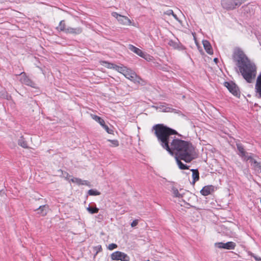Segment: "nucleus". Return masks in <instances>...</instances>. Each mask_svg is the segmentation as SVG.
Segmentation results:
<instances>
[{
  "label": "nucleus",
  "mask_w": 261,
  "mask_h": 261,
  "mask_svg": "<svg viewBox=\"0 0 261 261\" xmlns=\"http://www.w3.org/2000/svg\"><path fill=\"white\" fill-rule=\"evenodd\" d=\"M215 246L220 249L231 250L235 248L236 244L233 242H228L227 243L218 242L215 243Z\"/></svg>",
  "instance_id": "obj_7"
},
{
  "label": "nucleus",
  "mask_w": 261,
  "mask_h": 261,
  "mask_svg": "<svg viewBox=\"0 0 261 261\" xmlns=\"http://www.w3.org/2000/svg\"><path fill=\"white\" fill-rule=\"evenodd\" d=\"M70 181L73 183H75L78 185H86L88 186H90V183L87 180H82L79 178L73 177L72 178Z\"/></svg>",
  "instance_id": "obj_15"
},
{
  "label": "nucleus",
  "mask_w": 261,
  "mask_h": 261,
  "mask_svg": "<svg viewBox=\"0 0 261 261\" xmlns=\"http://www.w3.org/2000/svg\"><path fill=\"white\" fill-rule=\"evenodd\" d=\"M128 47L130 50L136 54L140 57H141L142 56H143L144 52H143L140 49L135 47V46L132 44H129Z\"/></svg>",
  "instance_id": "obj_19"
},
{
  "label": "nucleus",
  "mask_w": 261,
  "mask_h": 261,
  "mask_svg": "<svg viewBox=\"0 0 261 261\" xmlns=\"http://www.w3.org/2000/svg\"><path fill=\"white\" fill-rule=\"evenodd\" d=\"M57 29L59 31L66 32L67 27H66L64 20H61L60 22L59 25L57 27Z\"/></svg>",
  "instance_id": "obj_21"
},
{
  "label": "nucleus",
  "mask_w": 261,
  "mask_h": 261,
  "mask_svg": "<svg viewBox=\"0 0 261 261\" xmlns=\"http://www.w3.org/2000/svg\"><path fill=\"white\" fill-rule=\"evenodd\" d=\"M91 117L95 121L97 122L101 126L104 125V124H105V121L100 117L95 115H92Z\"/></svg>",
  "instance_id": "obj_23"
},
{
  "label": "nucleus",
  "mask_w": 261,
  "mask_h": 261,
  "mask_svg": "<svg viewBox=\"0 0 261 261\" xmlns=\"http://www.w3.org/2000/svg\"><path fill=\"white\" fill-rule=\"evenodd\" d=\"M20 75L21 76L20 82L22 84L31 87H36V84L26 75L25 73L21 72Z\"/></svg>",
  "instance_id": "obj_8"
},
{
  "label": "nucleus",
  "mask_w": 261,
  "mask_h": 261,
  "mask_svg": "<svg viewBox=\"0 0 261 261\" xmlns=\"http://www.w3.org/2000/svg\"><path fill=\"white\" fill-rule=\"evenodd\" d=\"M101 64L108 68L113 69H114V66L115 65V64L109 63L107 61H101Z\"/></svg>",
  "instance_id": "obj_27"
},
{
  "label": "nucleus",
  "mask_w": 261,
  "mask_h": 261,
  "mask_svg": "<svg viewBox=\"0 0 261 261\" xmlns=\"http://www.w3.org/2000/svg\"><path fill=\"white\" fill-rule=\"evenodd\" d=\"M172 16H173V17L177 20L178 21V17H177L176 15H175V14L173 13V15H172Z\"/></svg>",
  "instance_id": "obj_38"
},
{
  "label": "nucleus",
  "mask_w": 261,
  "mask_h": 261,
  "mask_svg": "<svg viewBox=\"0 0 261 261\" xmlns=\"http://www.w3.org/2000/svg\"><path fill=\"white\" fill-rule=\"evenodd\" d=\"M202 44L206 53L210 55H212L213 54V50L209 41L203 40Z\"/></svg>",
  "instance_id": "obj_17"
},
{
  "label": "nucleus",
  "mask_w": 261,
  "mask_h": 261,
  "mask_svg": "<svg viewBox=\"0 0 261 261\" xmlns=\"http://www.w3.org/2000/svg\"><path fill=\"white\" fill-rule=\"evenodd\" d=\"M176 161L178 167L180 169L185 170L188 169V166L182 163L177 157H176Z\"/></svg>",
  "instance_id": "obj_24"
},
{
  "label": "nucleus",
  "mask_w": 261,
  "mask_h": 261,
  "mask_svg": "<svg viewBox=\"0 0 261 261\" xmlns=\"http://www.w3.org/2000/svg\"><path fill=\"white\" fill-rule=\"evenodd\" d=\"M88 194L91 196H97L100 195V192L96 190L90 189L88 191Z\"/></svg>",
  "instance_id": "obj_31"
},
{
  "label": "nucleus",
  "mask_w": 261,
  "mask_h": 261,
  "mask_svg": "<svg viewBox=\"0 0 261 261\" xmlns=\"http://www.w3.org/2000/svg\"><path fill=\"white\" fill-rule=\"evenodd\" d=\"M152 130L160 145L170 154L174 152L178 158L187 163H190L197 156L195 148L188 142L176 138L173 135L177 132L163 124L153 126Z\"/></svg>",
  "instance_id": "obj_1"
},
{
  "label": "nucleus",
  "mask_w": 261,
  "mask_h": 261,
  "mask_svg": "<svg viewBox=\"0 0 261 261\" xmlns=\"http://www.w3.org/2000/svg\"><path fill=\"white\" fill-rule=\"evenodd\" d=\"M87 210L89 213L93 214L98 213L99 209L96 207H93L89 206L87 208Z\"/></svg>",
  "instance_id": "obj_29"
},
{
  "label": "nucleus",
  "mask_w": 261,
  "mask_h": 261,
  "mask_svg": "<svg viewBox=\"0 0 261 261\" xmlns=\"http://www.w3.org/2000/svg\"><path fill=\"white\" fill-rule=\"evenodd\" d=\"M111 258L113 260L121 261H129V257L125 253L120 251H115L111 254Z\"/></svg>",
  "instance_id": "obj_6"
},
{
  "label": "nucleus",
  "mask_w": 261,
  "mask_h": 261,
  "mask_svg": "<svg viewBox=\"0 0 261 261\" xmlns=\"http://www.w3.org/2000/svg\"><path fill=\"white\" fill-rule=\"evenodd\" d=\"M214 61L216 63H217L218 61V59L217 58H215L214 59Z\"/></svg>",
  "instance_id": "obj_39"
},
{
  "label": "nucleus",
  "mask_w": 261,
  "mask_h": 261,
  "mask_svg": "<svg viewBox=\"0 0 261 261\" xmlns=\"http://www.w3.org/2000/svg\"><path fill=\"white\" fill-rule=\"evenodd\" d=\"M123 75L127 79L135 83H140L141 79L138 76L136 73L130 69H127L124 71Z\"/></svg>",
  "instance_id": "obj_4"
},
{
  "label": "nucleus",
  "mask_w": 261,
  "mask_h": 261,
  "mask_svg": "<svg viewBox=\"0 0 261 261\" xmlns=\"http://www.w3.org/2000/svg\"><path fill=\"white\" fill-rule=\"evenodd\" d=\"M18 143L19 145L22 147L23 148H27L28 147L27 142L25 141L24 139L22 137H21L19 139L18 141Z\"/></svg>",
  "instance_id": "obj_25"
},
{
  "label": "nucleus",
  "mask_w": 261,
  "mask_h": 261,
  "mask_svg": "<svg viewBox=\"0 0 261 261\" xmlns=\"http://www.w3.org/2000/svg\"><path fill=\"white\" fill-rule=\"evenodd\" d=\"M112 15L116 18L121 24L125 25H130L132 24L130 20L126 16L120 15L115 12H112Z\"/></svg>",
  "instance_id": "obj_5"
},
{
  "label": "nucleus",
  "mask_w": 261,
  "mask_h": 261,
  "mask_svg": "<svg viewBox=\"0 0 261 261\" xmlns=\"http://www.w3.org/2000/svg\"><path fill=\"white\" fill-rule=\"evenodd\" d=\"M96 248H98V250H101V246H97V247H96Z\"/></svg>",
  "instance_id": "obj_40"
},
{
  "label": "nucleus",
  "mask_w": 261,
  "mask_h": 261,
  "mask_svg": "<svg viewBox=\"0 0 261 261\" xmlns=\"http://www.w3.org/2000/svg\"><path fill=\"white\" fill-rule=\"evenodd\" d=\"M83 32V29L81 27L72 28L70 27H67L66 33L71 34L77 35L81 34Z\"/></svg>",
  "instance_id": "obj_12"
},
{
  "label": "nucleus",
  "mask_w": 261,
  "mask_h": 261,
  "mask_svg": "<svg viewBox=\"0 0 261 261\" xmlns=\"http://www.w3.org/2000/svg\"><path fill=\"white\" fill-rule=\"evenodd\" d=\"M249 160L251 162V165L255 170L261 172V165L259 163L254 160L251 156Z\"/></svg>",
  "instance_id": "obj_18"
},
{
  "label": "nucleus",
  "mask_w": 261,
  "mask_h": 261,
  "mask_svg": "<svg viewBox=\"0 0 261 261\" xmlns=\"http://www.w3.org/2000/svg\"><path fill=\"white\" fill-rule=\"evenodd\" d=\"M141 57L144 58L145 60L148 62L152 61L153 59V57L145 53H143V56H142Z\"/></svg>",
  "instance_id": "obj_32"
},
{
  "label": "nucleus",
  "mask_w": 261,
  "mask_h": 261,
  "mask_svg": "<svg viewBox=\"0 0 261 261\" xmlns=\"http://www.w3.org/2000/svg\"><path fill=\"white\" fill-rule=\"evenodd\" d=\"M105 129V130L109 134H112L113 133V130L112 129H111L109 128V127H108V125H106L105 124H104V125H103L102 126Z\"/></svg>",
  "instance_id": "obj_33"
},
{
  "label": "nucleus",
  "mask_w": 261,
  "mask_h": 261,
  "mask_svg": "<svg viewBox=\"0 0 261 261\" xmlns=\"http://www.w3.org/2000/svg\"><path fill=\"white\" fill-rule=\"evenodd\" d=\"M191 171L192 172L193 182L194 184L199 180V172L197 169H192Z\"/></svg>",
  "instance_id": "obj_22"
},
{
  "label": "nucleus",
  "mask_w": 261,
  "mask_h": 261,
  "mask_svg": "<svg viewBox=\"0 0 261 261\" xmlns=\"http://www.w3.org/2000/svg\"><path fill=\"white\" fill-rule=\"evenodd\" d=\"M233 58L244 79L249 83H252L256 74L255 64L250 61L240 49L235 50Z\"/></svg>",
  "instance_id": "obj_2"
},
{
  "label": "nucleus",
  "mask_w": 261,
  "mask_h": 261,
  "mask_svg": "<svg viewBox=\"0 0 261 261\" xmlns=\"http://www.w3.org/2000/svg\"><path fill=\"white\" fill-rule=\"evenodd\" d=\"M117 247V245L116 244L112 243L109 245L108 249L110 250H112Z\"/></svg>",
  "instance_id": "obj_34"
},
{
  "label": "nucleus",
  "mask_w": 261,
  "mask_h": 261,
  "mask_svg": "<svg viewBox=\"0 0 261 261\" xmlns=\"http://www.w3.org/2000/svg\"><path fill=\"white\" fill-rule=\"evenodd\" d=\"M38 212V214L40 215L44 216H45L48 211V206L47 205H41L36 210Z\"/></svg>",
  "instance_id": "obj_16"
},
{
  "label": "nucleus",
  "mask_w": 261,
  "mask_h": 261,
  "mask_svg": "<svg viewBox=\"0 0 261 261\" xmlns=\"http://www.w3.org/2000/svg\"><path fill=\"white\" fill-rule=\"evenodd\" d=\"M127 69V67L124 66H119L115 65L114 66V69L117 71L118 72L122 73V74L124 73L125 70Z\"/></svg>",
  "instance_id": "obj_26"
},
{
  "label": "nucleus",
  "mask_w": 261,
  "mask_h": 261,
  "mask_svg": "<svg viewBox=\"0 0 261 261\" xmlns=\"http://www.w3.org/2000/svg\"><path fill=\"white\" fill-rule=\"evenodd\" d=\"M242 3V0H222L221 5L226 9H233L240 6Z\"/></svg>",
  "instance_id": "obj_3"
},
{
  "label": "nucleus",
  "mask_w": 261,
  "mask_h": 261,
  "mask_svg": "<svg viewBox=\"0 0 261 261\" xmlns=\"http://www.w3.org/2000/svg\"><path fill=\"white\" fill-rule=\"evenodd\" d=\"M215 188L213 186L209 185L204 187L201 190L200 193L202 195L207 196L211 194L214 191Z\"/></svg>",
  "instance_id": "obj_13"
},
{
  "label": "nucleus",
  "mask_w": 261,
  "mask_h": 261,
  "mask_svg": "<svg viewBox=\"0 0 261 261\" xmlns=\"http://www.w3.org/2000/svg\"><path fill=\"white\" fill-rule=\"evenodd\" d=\"M108 142H110L111 143V144L110 145V147H115L119 146V142L117 140H108Z\"/></svg>",
  "instance_id": "obj_30"
},
{
  "label": "nucleus",
  "mask_w": 261,
  "mask_h": 261,
  "mask_svg": "<svg viewBox=\"0 0 261 261\" xmlns=\"http://www.w3.org/2000/svg\"><path fill=\"white\" fill-rule=\"evenodd\" d=\"M3 192V191L2 190H0V195L1 194V193Z\"/></svg>",
  "instance_id": "obj_41"
},
{
  "label": "nucleus",
  "mask_w": 261,
  "mask_h": 261,
  "mask_svg": "<svg viewBox=\"0 0 261 261\" xmlns=\"http://www.w3.org/2000/svg\"><path fill=\"white\" fill-rule=\"evenodd\" d=\"M138 220H134V221L132 222V223H131V226H132V227H135V226H136L138 224Z\"/></svg>",
  "instance_id": "obj_37"
},
{
  "label": "nucleus",
  "mask_w": 261,
  "mask_h": 261,
  "mask_svg": "<svg viewBox=\"0 0 261 261\" xmlns=\"http://www.w3.org/2000/svg\"><path fill=\"white\" fill-rule=\"evenodd\" d=\"M164 14L167 15H173V11L172 10H168L164 12Z\"/></svg>",
  "instance_id": "obj_36"
},
{
  "label": "nucleus",
  "mask_w": 261,
  "mask_h": 261,
  "mask_svg": "<svg viewBox=\"0 0 261 261\" xmlns=\"http://www.w3.org/2000/svg\"><path fill=\"white\" fill-rule=\"evenodd\" d=\"M251 255L255 259V260L261 261V258L260 257L256 256L253 253H251Z\"/></svg>",
  "instance_id": "obj_35"
},
{
  "label": "nucleus",
  "mask_w": 261,
  "mask_h": 261,
  "mask_svg": "<svg viewBox=\"0 0 261 261\" xmlns=\"http://www.w3.org/2000/svg\"><path fill=\"white\" fill-rule=\"evenodd\" d=\"M237 149L239 150V155L242 157L244 161H248L250 159V155H249L246 152L243 145L241 144H237Z\"/></svg>",
  "instance_id": "obj_10"
},
{
  "label": "nucleus",
  "mask_w": 261,
  "mask_h": 261,
  "mask_svg": "<svg viewBox=\"0 0 261 261\" xmlns=\"http://www.w3.org/2000/svg\"><path fill=\"white\" fill-rule=\"evenodd\" d=\"M156 109L159 112H170L171 110V109L170 108L164 105H161L159 106L156 107Z\"/></svg>",
  "instance_id": "obj_20"
},
{
  "label": "nucleus",
  "mask_w": 261,
  "mask_h": 261,
  "mask_svg": "<svg viewBox=\"0 0 261 261\" xmlns=\"http://www.w3.org/2000/svg\"><path fill=\"white\" fill-rule=\"evenodd\" d=\"M168 44L173 47L175 49L178 50H183L185 49V47L180 43L178 40H170L168 41Z\"/></svg>",
  "instance_id": "obj_11"
},
{
  "label": "nucleus",
  "mask_w": 261,
  "mask_h": 261,
  "mask_svg": "<svg viewBox=\"0 0 261 261\" xmlns=\"http://www.w3.org/2000/svg\"><path fill=\"white\" fill-rule=\"evenodd\" d=\"M171 192L173 196L175 197L181 198L182 197V194L179 193L178 190L175 188L172 189Z\"/></svg>",
  "instance_id": "obj_28"
},
{
  "label": "nucleus",
  "mask_w": 261,
  "mask_h": 261,
  "mask_svg": "<svg viewBox=\"0 0 261 261\" xmlns=\"http://www.w3.org/2000/svg\"><path fill=\"white\" fill-rule=\"evenodd\" d=\"M224 85L233 95L236 96L240 95L238 88L234 83L232 82H225Z\"/></svg>",
  "instance_id": "obj_9"
},
{
  "label": "nucleus",
  "mask_w": 261,
  "mask_h": 261,
  "mask_svg": "<svg viewBox=\"0 0 261 261\" xmlns=\"http://www.w3.org/2000/svg\"><path fill=\"white\" fill-rule=\"evenodd\" d=\"M255 89L256 92L259 94V97L261 98V72L257 77Z\"/></svg>",
  "instance_id": "obj_14"
}]
</instances>
